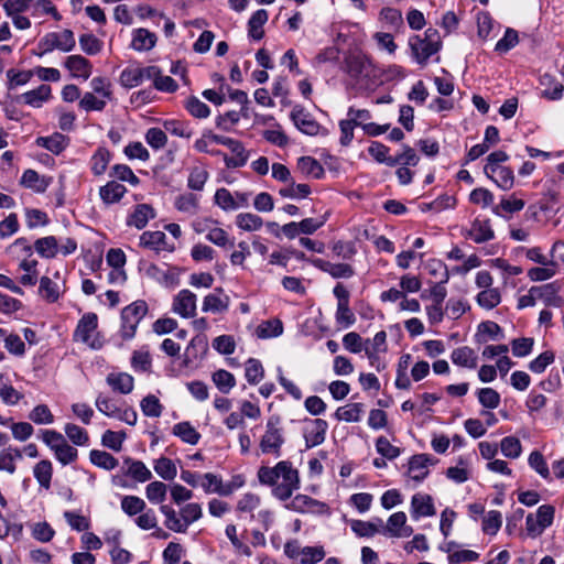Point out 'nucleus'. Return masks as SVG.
Here are the masks:
<instances>
[{
    "label": "nucleus",
    "mask_w": 564,
    "mask_h": 564,
    "mask_svg": "<svg viewBox=\"0 0 564 564\" xmlns=\"http://www.w3.org/2000/svg\"><path fill=\"white\" fill-rule=\"evenodd\" d=\"M258 479L262 485L272 486L273 495L283 501L300 487L299 471L288 460H281L274 467L259 468Z\"/></svg>",
    "instance_id": "obj_1"
},
{
    "label": "nucleus",
    "mask_w": 564,
    "mask_h": 564,
    "mask_svg": "<svg viewBox=\"0 0 564 564\" xmlns=\"http://www.w3.org/2000/svg\"><path fill=\"white\" fill-rule=\"evenodd\" d=\"M412 59L421 67H425L432 56L442 48L438 31L433 28L425 30L423 35H412L408 41Z\"/></svg>",
    "instance_id": "obj_2"
},
{
    "label": "nucleus",
    "mask_w": 564,
    "mask_h": 564,
    "mask_svg": "<svg viewBox=\"0 0 564 564\" xmlns=\"http://www.w3.org/2000/svg\"><path fill=\"white\" fill-rule=\"evenodd\" d=\"M75 45L76 40L72 30L65 29L61 32H48L39 41V52L35 54L41 57L54 50L68 53L75 48Z\"/></svg>",
    "instance_id": "obj_3"
},
{
    "label": "nucleus",
    "mask_w": 564,
    "mask_h": 564,
    "mask_svg": "<svg viewBox=\"0 0 564 564\" xmlns=\"http://www.w3.org/2000/svg\"><path fill=\"white\" fill-rule=\"evenodd\" d=\"M281 419L278 415L269 417L265 424V432L260 441V449L263 454H272L274 457L281 456V448L284 444L283 429L280 426Z\"/></svg>",
    "instance_id": "obj_4"
},
{
    "label": "nucleus",
    "mask_w": 564,
    "mask_h": 564,
    "mask_svg": "<svg viewBox=\"0 0 564 564\" xmlns=\"http://www.w3.org/2000/svg\"><path fill=\"white\" fill-rule=\"evenodd\" d=\"M148 313V304L143 300L134 301L121 312V337L131 339L134 337L138 325Z\"/></svg>",
    "instance_id": "obj_5"
},
{
    "label": "nucleus",
    "mask_w": 564,
    "mask_h": 564,
    "mask_svg": "<svg viewBox=\"0 0 564 564\" xmlns=\"http://www.w3.org/2000/svg\"><path fill=\"white\" fill-rule=\"evenodd\" d=\"M343 68L352 79L359 82L370 76L372 64L366 55L351 53L345 57Z\"/></svg>",
    "instance_id": "obj_6"
},
{
    "label": "nucleus",
    "mask_w": 564,
    "mask_h": 564,
    "mask_svg": "<svg viewBox=\"0 0 564 564\" xmlns=\"http://www.w3.org/2000/svg\"><path fill=\"white\" fill-rule=\"evenodd\" d=\"M158 73V66L127 67L119 77L120 85L124 88H133L144 79L152 78Z\"/></svg>",
    "instance_id": "obj_7"
},
{
    "label": "nucleus",
    "mask_w": 564,
    "mask_h": 564,
    "mask_svg": "<svg viewBox=\"0 0 564 564\" xmlns=\"http://www.w3.org/2000/svg\"><path fill=\"white\" fill-rule=\"evenodd\" d=\"M196 295L187 290H181L173 299L172 312L183 318H192L196 315Z\"/></svg>",
    "instance_id": "obj_8"
},
{
    "label": "nucleus",
    "mask_w": 564,
    "mask_h": 564,
    "mask_svg": "<svg viewBox=\"0 0 564 564\" xmlns=\"http://www.w3.org/2000/svg\"><path fill=\"white\" fill-rule=\"evenodd\" d=\"M406 516L403 511H398L392 513L388 521L387 525H381V533L394 538H408L412 535L413 529L410 525H406Z\"/></svg>",
    "instance_id": "obj_9"
},
{
    "label": "nucleus",
    "mask_w": 564,
    "mask_h": 564,
    "mask_svg": "<svg viewBox=\"0 0 564 564\" xmlns=\"http://www.w3.org/2000/svg\"><path fill=\"white\" fill-rule=\"evenodd\" d=\"M98 325V318L95 313L85 314L78 322L77 327L74 332L75 340L83 341L91 348H97L95 343L90 340L93 333L96 330Z\"/></svg>",
    "instance_id": "obj_10"
},
{
    "label": "nucleus",
    "mask_w": 564,
    "mask_h": 564,
    "mask_svg": "<svg viewBox=\"0 0 564 564\" xmlns=\"http://www.w3.org/2000/svg\"><path fill=\"white\" fill-rule=\"evenodd\" d=\"M64 67L69 72L73 78L87 80L93 73V65L82 55H69L64 59Z\"/></svg>",
    "instance_id": "obj_11"
},
{
    "label": "nucleus",
    "mask_w": 564,
    "mask_h": 564,
    "mask_svg": "<svg viewBox=\"0 0 564 564\" xmlns=\"http://www.w3.org/2000/svg\"><path fill=\"white\" fill-rule=\"evenodd\" d=\"M291 119L295 127L307 135H316L319 131V124L301 106H295L291 111Z\"/></svg>",
    "instance_id": "obj_12"
},
{
    "label": "nucleus",
    "mask_w": 564,
    "mask_h": 564,
    "mask_svg": "<svg viewBox=\"0 0 564 564\" xmlns=\"http://www.w3.org/2000/svg\"><path fill=\"white\" fill-rule=\"evenodd\" d=\"M199 486L206 494L215 492L220 496H229L236 488L234 484H224L220 477L212 473L202 475Z\"/></svg>",
    "instance_id": "obj_13"
},
{
    "label": "nucleus",
    "mask_w": 564,
    "mask_h": 564,
    "mask_svg": "<svg viewBox=\"0 0 564 564\" xmlns=\"http://www.w3.org/2000/svg\"><path fill=\"white\" fill-rule=\"evenodd\" d=\"M429 454H417L411 457L409 462V474L414 481H422L429 475V466L435 464Z\"/></svg>",
    "instance_id": "obj_14"
},
{
    "label": "nucleus",
    "mask_w": 564,
    "mask_h": 564,
    "mask_svg": "<svg viewBox=\"0 0 564 564\" xmlns=\"http://www.w3.org/2000/svg\"><path fill=\"white\" fill-rule=\"evenodd\" d=\"M436 513L433 499L426 494H415L411 500V517L417 520L422 517H432Z\"/></svg>",
    "instance_id": "obj_15"
},
{
    "label": "nucleus",
    "mask_w": 564,
    "mask_h": 564,
    "mask_svg": "<svg viewBox=\"0 0 564 564\" xmlns=\"http://www.w3.org/2000/svg\"><path fill=\"white\" fill-rule=\"evenodd\" d=\"M313 263L334 279H349L355 275L354 268L348 263H333L323 259H316Z\"/></svg>",
    "instance_id": "obj_16"
},
{
    "label": "nucleus",
    "mask_w": 564,
    "mask_h": 564,
    "mask_svg": "<svg viewBox=\"0 0 564 564\" xmlns=\"http://www.w3.org/2000/svg\"><path fill=\"white\" fill-rule=\"evenodd\" d=\"M158 41L155 33L144 28L134 29L132 31L131 48L137 52H148L152 50Z\"/></svg>",
    "instance_id": "obj_17"
},
{
    "label": "nucleus",
    "mask_w": 564,
    "mask_h": 564,
    "mask_svg": "<svg viewBox=\"0 0 564 564\" xmlns=\"http://www.w3.org/2000/svg\"><path fill=\"white\" fill-rule=\"evenodd\" d=\"M484 171L501 189L508 191L513 186L514 175L511 169L507 166L491 167L490 165L485 166Z\"/></svg>",
    "instance_id": "obj_18"
},
{
    "label": "nucleus",
    "mask_w": 564,
    "mask_h": 564,
    "mask_svg": "<svg viewBox=\"0 0 564 564\" xmlns=\"http://www.w3.org/2000/svg\"><path fill=\"white\" fill-rule=\"evenodd\" d=\"M52 97V89L48 85L42 84L37 88L29 90L21 96L19 100H22L25 105L33 108H41Z\"/></svg>",
    "instance_id": "obj_19"
},
{
    "label": "nucleus",
    "mask_w": 564,
    "mask_h": 564,
    "mask_svg": "<svg viewBox=\"0 0 564 564\" xmlns=\"http://www.w3.org/2000/svg\"><path fill=\"white\" fill-rule=\"evenodd\" d=\"M52 182V177L40 175L35 170H25L21 176L20 184L36 193H44Z\"/></svg>",
    "instance_id": "obj_20"
},
{
    "label": "nucleus",
    "mask_w": 564,
    "mask_h": 564,
    "mask_svg": "<svg viewBox=\"0 0 564 564\" xmlns=\"http://www.w3.org/2000/svg\"><path fill=\"white\" fill-rule=\"evenodd\" d=\"M327 429L328 424L325 420H313L311 427H307L304 433L306 447L311 448L321 445L325 441Z\"/></svg>",
    "instance_id": "obj_21"
},
{
    "label": "nucleus",
    "mask_w": 564,
    "mask_h": 564,
    "mask_svg": "<svg viewBox=\"0 0 564 564\" xmlns=\"http://www.w3.org/2000/svg\"><path fill=\"white\" fill-rule=\"evenodd\" d=\"M123 464L127 467L123 474L133 478L138 482L149 481L153 477L152 471L141 460L127 457L124 458Z\"/></svg>",
    "instance_id": "obj_22"
},
{
    "label": "nucleus",
    "mask_w": 564,
    "mask_h": 564,
    "mask_svg": "<svg viewBox=\"0 0 564 564\" xmlns=\"http://www.w3.org/2000/svg\"><path fill=\"white\" fill-rule=\"evenodd\" d=\"M223 293V289L218 288L215 293H209L204 297L202 310L203 312L210 313H224L229 307V296L219 294Z\"/></svg>",
    "instance_id": "obj_23"
},
{
    "label": "nucleus",
    "mask_w": 564,
    "mask_h": 564,
    "mask_svg": "<svg viewBox=\"0 0 564 564\" xmlns=\"http://www.w3.org/2000/svg\"><path fill=\"white\" fill-rule=\"evenodd\" d=\"M68 143H69L68 137H66L59 132H55L48 137H39L36 139V144L39 147L44 148L47 151H50L56 155L62 153L66 149Z\"/></svg>",
    "instance_id": "obj_24"
},
{
    "label": "nucleus",
    "mask_w": 564,
    "mask_h": 564,
    "mask_svg": "<svg viewBox=\"0 0 564 564\" xmlns=\"http://www.w3.org/2000/svg\"><path fill=\"white\" fill-rule=\"evenodd\" d=\"M127 193V187L116 181H110L99 188V196L106 205L118 203Z\"/></svg>",
    "instance_id": "obj_25"
},
{
    "label": "nucleus",
    "mask_w": 564,
    "mask_h": 564,
    "mask_svg": "<svg viewBox=\"0 0 564 564\" xmlns=\"http://www.w3.org/2000/svg\"><path fill=\"white\" fill-rule=\"evenodd\" d=\"M434 264L435 268L433 269V272H436L437 269H443L442 279L429 290V296L433 301V304L443 305V302L447 295V291L444 284L447 283L449 274L442 262H435Z\"/></svg>",
    "instance_id": "obj_26"
},
{
    "label": "nucleus",
    "mask_w": 564,
    "mask_h": 564,
    "mask_svg": "<svg viewBox=\"0 0 564 564\" xmlns=\"http://www.w3.org/2000/svg\"><path fill=\"white\" fill-rule=\"evenodd\" d=\"M468 236L476 243H482L491 240L495 235L488 219H475L471 224Z\"/></svg>",
    "instance_id": "obj_27"
},
{
    "label": "nucleus",
    "mask_w": 564,
    "mask_h": 564,
    "mask_svg": "<svg viewBox=\"0 0 564 564\" xmlns=\"http://www.w3.org/2000/svg\"><path fill=\"white\" fill-rule=\"evenodd\" d=\"M155 217L154 209L148 204L137 205L134 212L128 218L127 224L137 229H143L150 219Z\"/></svg>",
    "instance_id": "obj_28"
},
{
    "label": "nucleus",
    "mask_w": 564,
    "mask_h": 564,
    "mask_svg": "<svg viewBox=\"0 0 564 564\" xmlns=\"http://www.w3.org/2000/svg\"><path fill=\"white\" fill-rule=\"evenodd\" d=\"M268 12L264 9L257 10L248 21V35L259 41L264 36L263 25L268 21Z\"/></svg>",
    "instance_id": "obj_29"
},
{
    "label": "nucleus",
    "mask_w": 564,
    "mask_h": 564,
    "mask_svg": "<svg viewBox=\"0 0 564 564\" xmlns=\"http://www.w3.org/2000/svg\"><path fill=\"white\" fill-rule=\"evenodd\" d=\"M451 359L453 364L465 367L469 369H474L477 367V355L468 346H463L454 349L451 354Z\"/></svg>",
    "instance_id": "obj_30"
},
{
    "label": "nucleus",
    "mask_w": 564,
    "mask_h": 564,
    "mask_svg": "<svg viewBox=\"0 0 564 564\" xmlns=\"http://www.w3.org/2000/svg\"><path fill=\"white\" fill-rule=\"evenodd\" d=\"M107 383L112 388L113 391L128 394L133 390L134 380L132 376L126 372L110 373L107 377Z\"/></svg>",
    "instance_id": "obj_31"
},
{
    "label": "nucleus",
    "mask_w": 564,
    "mask_h": 564,
    "mask_svg": "<svg viewBox=\"0 0 564 564\" xmlns=\"http://www.w3.org/2000/svg\"><path fill=\"white\" fill-rule=\"evenodd\" d=\"M22 459V452L15 447H7L0 452V471L12 475L17 470L15 462Z\"/></svg>",
    "instance_id": "obj_32"
},
{
    "label": "nucleus",
    "mask_w": 564,
    "mask_h": 564,
    "mask_svg": "<svg viewBox=\"0 0 564 564\" xmlns=\"http://www.w3.org/2000/svg\"><path fill=\"white\" fill-rule=\"evenodd\" d=\"M34 249L40 257L52 259L58 253V240L54 236L39 238L34 242Z\"/></svg>",
    "instance_id": "obj_33"
},
{
    "label": "nucleus",
    "mask_w": 564,
    "mask_h": 564,
    "mask_svg": "<svg viewBox=\"0 0 564 564\" xmlns=\"http://www.w3.org/2000/svg\"><path fill=\"white\" fill-rule=\"evenodd\" d=\"M540 83L544 87L542 90V97L549 100H560L563 97V85L552 76L547 74L543 75Z\"/></svg>",
    "instance_id": "obj_34"
},
{
    "label": "nucleus",
    "mask_w": 564,
    "mask_h": 564,
    "mask_svg": "<svg viewBox=\"0 0 564 564\" xmlns=\"http://www.w3.org/2000/svg\"><path fill=\"white\" fill-rule=\"evenodd\" d=\"M173 434L189 445H196L200 440V434L187 421L175 424L173 426Z\"/></svg>",
    "instance_id": "obj_35"
},
{
    "label": "nucleus",
    "mask_w": 564,
    "mask_h": 564,
    "mask_svg": "<svg viewBox=\"0 0 564 564\" xmlns=\"http://www.w3.org/2000/svg\"><path fill=\"white\" fill-rule=\"evenodd\" d=\"M61 288L48 276H42L40 280L39 294L48 303H55L61 296Z\"/></svg>",
    "instance_id": "obj_36"
},
{
    "label": "nucleus",
    "mask_w": 564,
    "mask_h": 564,
    "mask_svg": "<svg viewBox=\"0 0 564 564\" xmlns=\"http://www.w3.org/2000/svg\"><path fill=\"white\" fill-rule=\"evenodd\" d=\"M420 161L415 150L408 144L402 145V151L389 160V166H416Z\"/></svg>",
    "instance_id": "obj_37"
},
{
    "label": "nucleus",
    "mask_w": 564,
    "mask_h": 564,
    "mask_svg": "<svg viewBox=\"0 0 564 564\" xmlns=\"http://www.w3.org/2000/svg\"><path fill=\"white\" fill-rule=\"evenodd\" d=\"M524 200L513 196L502 198L501 202L492 207V213L499 217H506L505 214H514L524 208Z\"/></svg>",
    "instance_id": "obj_38"
},
{
    "label": "nucleus",
    "mask_w": 564,
    "mask_h": 564,
    "mask_svg": "<svg viewBox=\"0 0 564 564\" xmlns=\"http://www.w3.org/2000/svg\"><path fill=\"white\" fill-rule=\"evenodd\" d=\"M362 413V403H350L344 406H339L335 412V417L338 421L359 422Z\"/></svg>",
    "instance_id": "obj_39"
},
{
    "label": "nucleus",
    "mask_w": 564,
    "mask_h": 564,
    "mask_svg": "<svg viewBox=\"0 0 564 564\" xmlns=\"http://www.w3.org/2000/svg\"><path fill=\"white\" fill-rule=\"evenodd\" d=\"M166 236L162 231H144L140 236V245L144 248L160 251L165 249Z\"/></svg>",
    "instance_id": "obj_40"
},
{
    "label": "nucleus",
    "mask_w": 564,
    "mask_h": 564,
    "mask_svg": "<svg viewBox=\"0 0 564 564\" xmlns=\"http://www.w3.org/2000/svg\"><path fill=\"white\" fill-rule=\"evenodd\" d=\"M297 169L305 175H310L313 178H321L324 175V169L322 164L312 156H301L297 160Z\"/></svg>",
    "instance_id": "obj_41"
},
{
    "label": "nucleus",
    "mask_w": 564,
    "mask_h": 564,
    "mask_svg": "<svg viewBox=\"0 0 564 564\" xmlns=\"http://www.w3.org/2000/svg\"><path fill=\"white\" fill-rule=\"evenodd\" d=\"M283 333V324L279 318L262 322L256 329L259 338L267 339L278 337Z\"/></svg>",
    "instance_id": "obj_42"
},
{
    "label": "nucleus",
    "mask_w": 564,
    "mask_h": 564,
    "mask_svg": "<svg viewBox=\"0 0 564 564\" xmlns=\"http://www.w3.org/2000/svg\"><path fill=\"white\" fill-rule=\"evenodd\" d=\"M89 458L91 464L105 470H112L119 464L118 459L110 453L99 449H93L89 454Z\"/></svg>",
    "instance_id": "obj_43"
},
{
    "label": "nucleus",
    "mask_w": 564,
    "mask_h": 564,
    "mask_svg": "<svg viewBox=\"0 0 564 564\" xmlns=\"http://www.w3.org/2000/svg\"><path fill=\"white\" fill-rule=\"evenodd\" d=\"M121 510L129 517H134L137 514H140L147 509L145 501L138 497L132 495H127L121 498Z\"/></svg>",
    "instance_id": "obj_44"
},
{
    "label": "nucleus",
    "mask_w": 564,
    "mask_h": 564,
    "mask_svg": "<svg viewBox=\"0 0 564 564\" xmlns=\"http://www.w3.org/2000/svg\"><path fill=\"white\" fill-rule=\"evenodd\" d=\"M111 160V154L106 148H99L90 159L91 172L94 175H102Z\"/></svg>",
    "instance_id": "obj_45"
},
{
    "label": "nucleus",
    "mask_w": 564,
    "mask_h": 564,
    "mask_svg": "<svg viewBox=\"0 0 564 564\" xmlns=\"http://www.w3.org/2000/svg\"><path fill=\"white\" fill-rule=\"evenodd\" d=\"M163 126L169 133L175 137L191 139L194 134V130L187 121L171 119L165 120Z\"/></svg>",
    "instance_id": "obj_46"
},
{
    "label": "nucleus",
    "mask_w": 564,
    "mask_h": 564,
    "mask_svg": "<svg viewBox=\"0 0 564 564\" xmlns=\"http://www.w3.org/2000/svg\"><path fill=\"white\" fill-rule=\"evenodd\" d=\"M161 513L165 517L164 525L177 533H185L182 523V517L169 505H162L160 507Z\"/></svg>",
    "instance_id": "obj_47"
},
{
    "label": "nucleus",
    "mask_w": 564,
    "mask_h": 564,
    "mask_svg": "<svg viewBox=\"0 0 564 564\" xmlns=\"http://www.w3.org/2000/svg\"><path fill=\"white\" fill-rule=\"evenodd\" d=\"M33 475L41 487L48 489L53 475L52 463L47 459L39 462L33 468Z\"/></svg>",
    "instance_id": "obj_48"
},
{
    "label": "nucleus",
    "mask_w": 564,
    "mask_h": 564,
    "mask_svg": "<svg viewBox=\"0 0 564 564\" xmlns=\"http://www.w3.org/2000/svg\"><path fill=\"white\" fill-rule=\"evenodd\" d=\"M378 524L370 521H362V520H354L351 522V530L358 535V536H373L376 533H381V524L382 520L377 519Z\"/></svg>",
    "instance_id": "obj_49"
},
{
    "label": "nucleus",
    "mask_w": 564,
    "mask_h": 564,
    "mask_svg": "<svg viewBox=\"0 0 564 564\" xmlns=\"http://www.w3.org/2000/svg\"><path fill=\"white\" fill-rule=\"evenodd\" d=\"M153 469L164 480H173L177 475L176 465L167 457H160L154 460Z\"/></svg>",
    "instance_id": "obj_50"
},
{
    "label": "nucleus",
    "mask_w": 564,
    "mask_h": 564,
    "mask_svg": "<svg viewBox=\"0 0 564 564\" xmlns=\"http://www.w3.org/2000/svg\"><path fill=\"white\" fill-rule=\"evenodd\" d=\"M245 377L250 384H258L264 377L261 361L256 358H249L245 365Z\"/></svg>",
    "instance_id": "obj_51"
},
{
    "label": "nucleus",
    "mask_w": 564,
    "mask_h": 564,
    "mask_svg": "<svg viewBox=\"0 0 564 564\" xmlns=\"http://www.w3.org/2000/svg\"><path fill=\"white\" fill-rule=\"evenodd\" d=\"M180 516L182 517V523L184 527V531L186 532L192 523L202 518V507L197 502L187 503L183 508H181Z\"/></svg>",
    "instance_id": "obj_52"
},
{
    "label": "nucleus",
    "mask_w": 564,
    "mask_h": 564,
    "mask_svg": "<svg viewBox=\"0 0 564 564\" xmlns=\"http://www.w3.org/2000/svg\"><path fill=\"white\" fill-rule=\"evenodd\" d=\"M212 379L218 390L223 393H229V391L236 386L235 376L225 369L215 371Z\"/></svg>",
    "instance_id": "obj_53"
},
{
    "label": "nucleus",
    "mask_w": 564,
    "mask_h": 564,
    "mask_svg": "<svg viewBox=\"0 0 564 564\" xmlns=\"http://www.w3.org/2000/svg\"><path fill=\"white\" fill-rule=\"evenodd\" d=\"M236 225L245 231H256L262 227L263 220L256 214L241 213L236 217Z\"/></svg>",
    "instance_id": "obj_54"
},
{
    "label": "nucleus",
    "mask_w": 564,
    "mask_h": 564,
    "mask_svg": "<svg viewBox=\"0 0 564 564\" xmlns=\"http://www.w3.org/2000/svg\"><path fill=\"white\" fill-rule=\"evenodd\" d=\"M167 486L162 481H152L145 487L147 499L154 505L162 503L166 499Z\"/></svg>",
    "instance_id": "obj_55"
},
{
    "label": "nucleus",
    "mask_w": 564,
    "mask_h": 564,
    "mask_svg": "<svg viewBox=\"0 0 564 564\" xmlns=\"http://www.w3.org/2000/svg\"><path fill=\"white\" fill-rule=\"evenodd\" d=\"M95 405L99 412H101L108 417L113 419H116L121 408L115 399L106 397L104 394H99L96 398Z\"/></svg>",
    "instance_id": "obj_56"
},
{
    "label": "nucleus",
    "mask_w": 564,
    "mask_h": 564,
    "mask_svg": "<svg viewBox=\"0 0 564 564\" xmlns=\"http://www.w3.org/2000/svg\"><path fill=\"white\" fill-rule=\"evenodd\" d=\"M209 174L203 166H194L191 169L187 186L194 191H202L207 182Z\"/></svg>",
    "instance_id": "obj_57"
},
{
    "label": "nucleus",
    "mask_w": 564,
    "mask_h": 564,
    "mask_svg": "<svg viewBox=\"0 0 564 564\" xmlns=\"http://www.w3.org/2000/svg\"><path fill=\"white\" fill-rule=\"evenodd\" d=\"M476 300L482 308L491 310L500 303L501 296L498 289L490 288L479 292Z\"/></svg>",
    "instance_id": "obj_58"
},
{
    "label": "nucleus",
    "mask_w": 564,
    "mask_h": 564,
    "mask_svg": "<svg viewBox=\"0 0 564 564\" xmlns=\"http://www.w3.org/2000/svg\"><path fill=\"white\" fill-rule=\"evenodd\" d=\"M111 177H116L121 182H127L132 186H137L140 183L139 177L133 173L130 166L126 164H116L111 167Z\"/></svg>",
    "instance_id": "obj_59"
},
{
    "label": "nucleus",
    "mask_w": 564,
    "mask_h": 564,
    "mask_svg": "<svg viewBox=\"0 0 564 564\" xmlns=\"http://www.w3.org/2000/svg\"><path fill=\"white\" fill-rule=\"evenodd\" d=\"M140 408L142 413L149 417H159L163 410L160 400L153 394L144 397L141 400Z\"/></svg>",
    "instance_id": "obj_60"
},
{
    "label": "nucleus",
    "mask_w": 564,
    "mask_h": 564,
    "mask_svg": "<svg viewBox=\"0 0 564 564\" xmlns=\"http://www.w3.org/2000/svg\"><path fill=\"white\" fill-rule=\"evenodd\" d=\"M174 205L177 210L194 215L198 208V198L192 193L182 194L176 197Z\"/></svg>",
    "instance_id": "obj_61"
},
{
    "label": "nucleus",
    "mask_w": 564,
    "mask_h": 564,
    "mask_svg": "<svg viewBox=\"0 0 564 564\" xmlns=\"http://www.w3.org/2000/svg\"><path fill=\"white\" fill-rule=\"evenodd\" d=\"M214 199L215 204L225 212L238 209L235 196L225 187L216 191Z\"/></svg>",
    "instance_id": "obj_62"
},
{
    "label": "nucleus",
    "mask_w": 564,
    "mask_h": 564,
    "mask_svg": "<svg viewBox=\"0 0 564 564\" xmlns=\"http://www.w3.org/2000/svg\"><path fill=\"white\" fill-rule=\"evenodd\" d=\"M325 550L323 546H303L299 564H316L325 557Z\"/></svg>",
    "instance_id": "obj_63"
},
{
    "label": "nucleus",
    "mask_w": 564,
    "mask_h": 564,
    "mask_svg": "<svg viewBox=\"0 0 564 564\" xmlns=\"http://www.w3.org/2000/svg\"><path fill=\"white\" fill-rule=\"evenodd\" d=\"M29 419L39 425L52 424L54 415L46 404L36 405L30 413Z\"/></svg>",
    "instance_id": "obj_64"
}]
</instances>
